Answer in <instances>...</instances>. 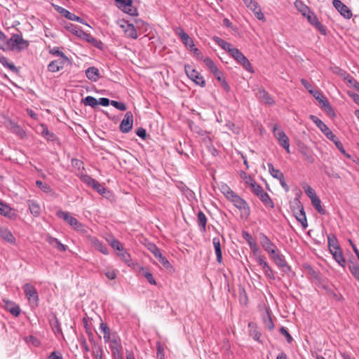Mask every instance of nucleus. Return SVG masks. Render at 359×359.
<instances>
[{
    "label": "nucleus",
    "mask_w": 359,
    "mask_h": 359,
    "mask_svg": "<svg viewBox=\"0 0 359 359\" xmlns=\"http://www.w3.org/2000/svg\"><path fill=\"white\" fill-rule=\"evenodd\" d=\"M29 42L22 38V34H13L9 39L8 50L21 52L29 47Z\"/></svg>",
    "instance_id": "obj_1"
},
{
    "label": "nucleus",
    "mask_w": 359,
    "mask_h": 359,
    "mask_svg": "<svg viewBox=\"0 0 359 359\" xmlns=\"http://www.w3.org/2000/svg\"><path fill=\"white\" fill-rule=\"evenodd\" d=\"M290 203L291 206L293 205V211L295 212L296 219L302 224L303 229H305L308 226V224L302 203L298 198H294Z\"/></svg>",
    "instance_id": "obj_2"
},
{
    "label": "nucleus",
    "mask_w": 359,
    "mask_h": 359,
    "mask_svg": "<svg viewBox=\"0 0 359 359\" xmlns=\"http://www.w3.org/2000/svg\"><path fill=\"white\" fill-rule=\"evenodd\" d=\"M241 212V216L247 218L250 213L247 202L236 193L229 199Z\"/></svg>",
    "instance_id": "obj_3"
},
{
    "label": "nucleus",
    "mask_w": 359,
    "mask_h": 359,
    "mask_svg": "<svg viewBox=\"0 0 359 359\" xmlns=\"http://www.w3.org/2000/svg\"><path fill=\"white\" fill-rule=\"evenodd\" d=\"M23 290L30 305L34 307L38 306L39 299L36 288L29 283H25Z\"/></svg>",
    "instance_id": "obj_4"
},
{
    "label": "nucleus",
    "mask_w": 359,
    "mask_h": 359,
    "mask_svg": "<svg viewBox=\"0 0 359 359\" xmlns=\"http://www.w3.org/2000/svg\"><path fill=\"white\" fill-rule=\"evenodd\" d=\"M273 133L275 137L278 140L279 144L285 149L287 153L290 154L289 138L286 134L282 130L278 129L277 125L273 126Z\"/></svg>",
    "instance_id": "obj_5"
},
{
    "label": "nucleus",
    "mask_w": 359,
    "mask_h": 359,
    "mask_svg": "<svg viewBox=\"0 0 359 359\" xmlns=\"http://www.w3.org/2000/svg\"><path fill=\"white\" fill-rule=\"evenodd\" d=\"M259 239L263 249L269 255V256L273 254H276V252L278 251L276 245L264 233H260L259 234Z\"/></svg>",
    "instance_id": "obj_6"
},
{
    "label": "nucleus",
    "mask_w": 359,
    "mask_h": 359,
    "mask_svg": "<svg viewBox=\"0 0 359 359\" xmlns=\"http://www.w3.org/2000/svg\"><path fill=\"white\" fill-rule=\"evenodd\" d=\"M184 70L187 76L193 81H194L197 85L201 87H204L205 86V81L204 80L203 77L191 65H185Z\"/></svg>",
    "instance_id": "obj_7"
},
{
    "label": "nucleus",
    "mask_w": 359,
    "mask_h": 359,
    "mask_svg": "<svg viewBox=\"0 0 359 359\" xmlns=\"http://www.w3.org/2000/svg\"><path fill=\"white\" fill-rule=\"evenodd\" d=\"M56 215L62 219H64L67 223H68L71 226H72L76 230H81L83 225L80 223L78 219L69 215L68 212L62 211L61 210H58L56 213Z\"/></svg>",
    "instance_id": "obj_8"
},
{
    "label": "nucleus",
    "mask_w": 359,
    "mask_h": 359,
    "mask_svg": "<svg viewBox=\"0 0 359 359\" xmlns=\"http://www.w3.org/2000/svg\"><path fill=\"white\" fill-rule=\"evenodd\" d=\"M116 6L118 8L123 12L128 13L131 16H136L138 15L136 8L133 6V0H115Z\"/></svg>",
    "instance_id": "obj_9"
},
{
    "label": "nucleus",
    "mask_w": 359,
    "mask_h": 359,
    "mask_svg": "<svg viewBox=\"0 0 359 359\" xmlns=\"http://www.w3.org/2000/svg\"><path fill=\"white\" fill-rule=\"evenodd\" d=\"M270 257L283 272L287 273L291 271L290 266L287 264L284 256L278 250L276 252V254L271 255Z\"/></svg>",
    "instance_id": "obj_10"
},
{
    "label": "nucleus",
    "mask_w": 359,
    "mask_h": 359,
    "mask_svg": "<svg viewBox=\"0 0 359 359\" xmlns=\"http://www.w3.org/2000/svg\"><path fill=\"white\" fill-rule=\"evenodd\" d=\"M148 249L165 269L172 268L169 261L162 255L160 249L156 245L153 243L149 244Z\"/></svg>",
    "instance_id": "obj_11"
},
{
    "label": "nucleus",
    "mask_w": 359,
    "mask_h": 359,
    "mask_svg": "<svg viewBox=\"0 0 359 359\" xmlns=\"http://www.w3.org/2000/svg\"><path fill=\"white\" fill-rule=\"evenodd\" d=\"M312 95L318 100L321 104V107L330 116H334V111L328 100L324 95L318 90H316Z\"/></svg>",
    "instance_id": "obj_12"
},
{
    "label": "nucleus",
    "mask_w": 359,
    "mask_h": 359,
    "mask_svg": "<svg viewBox=\"0 0 359 359\" xmlns=\"http://www.w3.org/2000/svg\"><path fill=\"white\" fill-rule=\"evenodd\" d=\"M243 1L245 6L254 13L258 20H265L264 15L262 12L261 8L257 2L254 0H243Z\"/></svg>",
    "instance_id": "obj_13"
},
{
    "label": "nucleus",
    "mask_w": 359,
    "mask_h": 359,
    "mask_svg": "<svg viewBox=\"0 0 359 359\" xmlns=\"http://www.w3.org/2000/svg\"><path fill=\"white\" fill-rule=\"evenodd\" d=\"M133 115L131 111H127L123 119L120 124V130L123 133H127L133 128Z\"/></svg>",
    "instance_id": "obj_14"
},
{
    "label": "nucleus",
    "mask_w": 359,
    "mask_h": 359,
    "mask_svg": "<svg viewBox=\"0 0 359 359\" xmlns=\"http://www.w3.org/2000/svg\"><path fill=\"white\" fill-rule=\"evenodd\" d=\"M332 4L340 14L346 19L352 17V12L349 8L342 3L340 0H333Z\"/></svg>",
    "instance_id": "obj_15"
},
{
    "label": "nucleus",
    "mask_w": 359,
    "mask_h": 359,
    "mask_svg": "<svg viewBox=\"0 0 359 359\" xmlns=\"http://www.w3.org/2000/svg\"><path fill=\"white\" fill-rule=\"evenodd\" d=\"M54 8L60 14L65 16L67 19L85 24L84 20L82 18L69 12L67 9L57 5L54 6ZM86 25L88 26V24L86 23Z\"/></svg>",
    "instance_id": "obj_16"
},
{
    "label": "nucleus",
    "mask_w": 359,
    "mask_h": 359,
    "mask_svg": "<svg viewBox=\"0 0 359 359\" xmlns=\"http://www.w3.org/2000/svg\"><path fill=\"white\" fill-rule=\"evenodd\" d=\"M308 21L323 35L326 34L325 27L319 22L317 16L310 11L305 16Z\"/></svg>",
    "instance_id": "obj_17"
},
{
    "label": "nucleus",
    "mask_w": 359,
    "mask_h": 359,
    "mask_svg": "<svg viewBox=\"0 0 359 359\" xmlns=\"http://www.w3.org/2000/svg\"><path fill=\"white\" fill-rule=\"evenodd\" d=\"M256 96L260 102L266 104L273 105L275 104L274 100L264 88H259Z\"/></svg>",
    "instance_id": "obj_18"
},
{
    "label": "nucleus",
    "mask_w": 359,
    "mask_h": 359,
    "mask_svg": "<svg viewBox=\"0 0 359 359\" xmlns=\"http://www.w3.org/2000/svg\"><path fill=\"white\" fill-rule=\"evenodd\" d=\"M309 118L321 130V132L325 135L326 137H329V135L332 137L331 133H332V132L320 118L314 115H310Z\"/></svg>",
    "instance_id": "obj_19"
},
{
    "label": "nucleus",
    "mask_w": 359,
    "mask_h": 359,
    "mask_svg": "<svg viewBox=\"0 0 359 359\" xmlns=\"http://www.w3.org/2000/svg\"><path fill=\"white\" fill-rule=\"evenodd\" d=\"M69 59L60 58L58 60H53L48 65V70L50 72H57L61 70L65 65L68 62Z\"/></svg>",
    "instance_id": "obj_20"
},
{
    "label": "nucleus",
    "mask_w": 359,
    "mask_h": 359,
    "mask_svg": "<svg viewBox=\"0 0 359 359\" xmlns=\"http://www.w3.org/2000/svg\"><path fill=\"white\" fill-rule=\"evenodd\" d=\"M127 37L136 39L138 37L137 30L133 24L124 22L120 25Z\"/></svg>",
    "instance_id": "obj_21"
},
{
    "label": "nucleus",
    "mask_w": 359,
    "mask_h": 359,
    "mask_svg": "<svg viewBox=\"0 0 359 359\" xmlns=\"http://www.w3.org/2000/svg\"><path fill=\"white\" fill-rule=\"evenodd\" d=\"M109 348L111 351L122 350V345L121 343V339L115 333L112 334V337L108 341Z\"/></svg>",
    "instance_id": "obj_22"
},
{
    "label": "nucleus",
    "mask_w": 359,
    "mask_h": 359,
    "mask_svg": "<svg viewBox=\"0 0 359 359\" xmlns=\"http://www.w3.org/2000/svg\"><path fill=\"white\" fill-rule=\"evenodd\" d=\"M332 137L329 135L327 138L331 140L337 147V148L343 154L346 158H351V156L350 154L346 153V150L344 148L342 143L338 140L337 136L332 133H331Z\"/></svg>",
    "instance_id": "obj_23"
},
{
    "label": "nucleus",
    "mask_w": 359,
    "mask_h": 359,
    "mask_svg": "<svg viewBox=\"0 0 359 359\" xmlns=\"http://www.w3.org/2000/svg\"><path fill=\"white\" fill-rule=\"evenodd\" d=\"M0 63L6 69L13 73H18V69L15 66L14 63L11 62L8 58L0 55Z\"/></svg>",
    "instance_id": "obj_24"
},
{
    "label": "nucleus",
    "mask_w": 359,
    "mask_h": 359,
    "mask_svg": "<svg viewBox=\"0 0 359 359\" xmlns=\"http://www.w3.org/2000/svg\"><path fill=\"white\" fill-rule=\"evenodd\" d=\"M0 236L2 239L11 244H14L15 243V238L13 233L6 228L0 229Z\"/></svg>",
    "instance_id": "obj_25"
},
{
    "label": "nucleus",
    "mask_w": 359,
    "mask_h": 359,
    "mask_svg": "<svg viewBox=\"0 0 359 359\" xmlns=\"http://www.w3.org/2000/svg\"><path fill=\"white\" fill-rule=\"evenodd\" d=\"M175 33L179 35L186 47H188L189 45L194 42L192 39L181 27L176 28Z\"/></svg>",
    "instance_id": "obj_26"
},
{
    "label": "nucleus",
    "mask_w": 359,
    "mask_h": 359,
    "mask_svg": "<svg viewBox=\"0 0 359 359\" xmlns=\"http://www.w3.org/2000/svg\"><path fill=\"white\" fill-rule=\"evenodd\" d=\"M212 243L214 245L216 257H217V262L219 264L222 262V249H221V244L219 238L217 237H215L212 239Z\"/></svg>",
    "instance_id": "obj_27"
},
{
    "label": "nucleus",
    "mask_w": 359,
    "mask_h": 359,
    "mask_svg": "<svg viewBox=\"0 0 359 359\" xmlns=\"http://www.w3.org/2000/svg\"><path fill=\"white\" fill-rule=\"evenodd\" d=\"M249 181L247 182V184H249L252 189L253 193L259 196L263 191H264L262 187L258 184L252 177H248Z\"/></svg>",
    "instance_id": "obj_28"
},
{
    "label": "nucleus",
    "mask_w": 359,
    "mask_h": 359,
    "mask_svg": "<svg viewBox=\"0 0 359 359\" xmlns=\"http://www.w3.org/2000/svg\"><path fill=\"white\" fill-rule=\"evenodd\" d=\"M331 254L332 255L334 259H335V261L342 267H344L345 266V264H346V260L344 257V255H343V252L341 251V249L340 248L339 250H333V251H331L330 252Z\"/></svg>",
    "instance_id": "obj_29"
},
{
    "label": "nucleus",
    "mask_w": 359,
    "mask_h": 359,
    "mask_svg": "<svg viewBox=\"0 0 359 359\" xmlns=\"http://www.w3.org/2000/svg\"><path fill=\"white\" fill-rule=\"evenodd\" d=\"M214 41L217 43V45H219L224 50L228 51L230 54L231 53V50H234L236 48H232L231 44L228 43L227 41H224V39L215 36Z\"/></svg>",
    "instance_id": "obj_30"
},
{
    "label": "nucleus",
    "mask_w": 359,
    "mask_h": 359,
    "mask_svg": "<svg viewBox=\"0 0 359 359\" xmlns=\"http://www.w3.org/2000/svg\"><path fill=\"white\" fill-rule=\"evenodd\" d=\"M86 75L88 79L97 81L99 79V70L94 67H89L86 71Z\"/></svg>",
    "instance_id": "obj_31"
},
{
    "label": "nucleus",
    "mask_w": 359,
    "mask_h": 359,
    "mask_svg": "<svg viewBox=\"0 0 359 359\" xmlns=\"http://www.w3.org/2000/svg\"><path fill=\"white\" fill-rule=\"evenodd\" d=\"M28 205L30 212L34 216L38 217L41 213V207L37 202L31 200L28 201Z\"/></svg>",
    "instance_id": "obj_32"
},
{
    "label": "nucleus",
    "mask_w": 359,
    "mask_h": 359,
    "mask_svg": "<svg viewBox=\"0 0 359 359\" xmlns=\"http://www.w3.org/2000/svg\"><path fill=\"white\" fill-rule=\"evenodd\" d=\"M92 245L98 251H100V252H102V254L104 255H108L109 252H108V249L107 248L106 245H104L101 241H100L97 238H93L92 239Z\"/></svg>",
    "instance_id": "obj_33"
},
{
    "label": "nucleus",
    "mask_w": 359,
    "mask_h": 359,
    "mask_svg": "<svg viewBox=\"0 0 359 359\" xmlns=\"http://www.w3.org/2000/svg\"><path fill=\"white\" fill-rule=\"evenodd\" d=\"M327 242H328V247L330 249V251L337 250H339L341 248L338 244V241L337 237L332 234L329 235L327 237Z\"/></svg>",
    "instance_id": "obj_34"
},
{
    "label": "nucleus",
    "mask_w": 359,
    "mask_h": 359,
    "mask_svg": "<svg viewBox=\"0 0 359 359\" xmlns=\"http://www.w3.org/2000/svg\"><path fill=\"white\" fill-rule=\"evenodd\" d=\"M197 223L200 229L203 231L206 230L207 217L205 214L200 210L197 215Z\"/></svg>",
    "instance_id": "obj_35"
},
{
    "label": "nucleus",
    "mask_w": 359,
    "mask_h": 359,
    "mask_svg": "<svg viewBox=\"0 0 359 359\" xmlns=\"http://www.w3.org/2000/svg\"><path fill=\"white\" fill-rule=\"evenodd\" d=\"M40 128H41V134L49 141H53L55 139V135L50 132L46 125L41 124Z\"/></svg>",
    "instance_id": "obj_36"
},
{
    "label": "nucleus",
    "mask_w": 359,
    "mask_h": 359,
    "mask_svg": "<svg viewBox=\"0 0 359 359\" xmlns=\"http://www.w3.org/2000/svg\"><path fill=\"white\" fill-rule=\"evenodd\" d=\"M267 165L269 168V171L271 176L278 180H283V176L284 175L283 173L278 169H276L272 163H269Z\"/></svg>",
    "instance_id": "obj_37"
},
{
    "label": "nucleus",
    "mask_w": 359,
    "mask_h": 359,
    "mask_svg": "<svg viewBox=\"0 0 359 359\" xmlns=\"http://www.w3.org/2000/svg\"><path fill=\"white\" fill-rule=\"evenodd\" d=\"M67 29L72 32L75 35L79 36L80 38H84L85 36H89V34L85 33L83 30L77 28L73 24H69L67 26Z\"/></svg>",
    "instance_id": "obj_38"
},
{
    "label": "nucleus",
    "mask_w": 359,
    "mask_h": 359,
    "mask_svg": "<svg viewBox=\"0 0 359 359\" xmlns=\"http://www.w3.org/2000/svg\"><path fill=\"white\" fill-rule=\"evenodd\" d=\"M100 329L104 334V342H108L109 339L112 337V334H111V330L107 325L103 322L100 323Z\"/></svg>",
    "instance_id": "obj_39"
},
{
    "label": "nucleus",
    "mask_w": 359,
    "mask_h": 359,
    "mask_svg": "<svg viewBox=\"0 0 359 359\" xmlns=\"http://www.w3.org/2000/svg\"><path fill=\"white\" fill-rule=\"evenodd\" d=\"M258 197L263 202L265 206L270 207L271 208L274 207L273 202L266 192L263 191Z\"/></svg>",
    "instance_id": "obj_40"
},
{
    "label": "nucleus",
    "mask_w": 359,
    "mask_h": 359,
    "mask_svg": "<svg viewBox=\"0 0 359 359\" xmlns=\"http://www.w3.org/2000/svg\"><path fill=\"white\" fill-rule=\"evenodd\" d=\"M8 127L10 128V130H11L13 133L18 135L21 137L25 135V131L17 123L10 121Z\"/></svg>",
    "instance_id": "obj_41"
},
{
    "label": "nucleus",
    "mask_w": 359,
    "mask_h": 359,
    "mask_svg": "<svg viewBox=\"0 0 359 359\" xmlns=\"http://www.w3.org/2000/svg\"><path fill=\"white\" fill-rule=\"evenodd\" d=\"M312 205L321 215H325L326 210L321 206V201L316 196L311 199Z\"/></svg>",
    "instance_id": "obj_42"
},
{
    "label": "nucleus",
    "mask_w": 359,
    "mask_h": 359,
    "mask_svg": "<svg viewBox=\"0 0 359 359\" xmlns=\"http://www.w3.org/2000/svg\"><path fill=\"white\" fill-rule=\"evenodd\" d=\"M231 56L239 64H241L245 59H247V57L238 48H235L231 50Z\"/></svg>",
    "instance_id": "obj_43"
},
{
    "label": "nucleus",
    "mask_w": 359,
    "mask_h": 359,
    "mask_svg": "<svg viewBox=\"0 0 359 359\" xmlns=\"http://www.w3.org/2000/svg\"><path fill=\"white\" fill-rule=\"evenodd\" d=\"M294 6L304 16H306V15L311 11L310 8L302 1L297 0L294 2Z\"/></svg>",
    "instance_id": "obj_44"
},
{
    "label": "nucleus",
    "mask_w": 359,
    "mask_h": 359,
    "mask_svg": "<svg viewBox=\"0 0 359 359\" xmlns=\"http://www.w3.org/2000/svg\"><path fill=\"white\" fill-rule=\"evenodd\" d=\"M118 256L128 265L130 266L132 260L130 254L123 248L121 251L118 252Z\"/></svg>",
    "instance_id": "obj_45"
},
{
    "label": "nucleus",
    "mask_w": 359,
    "mask_h": 359,
    "mask_svg": "<svg viewBox=\"0 0 359 359\" xmlns=\"http://www.w3.org/2000/svg\"><path fill=\"white\" fill-rule=\"evenodd\" d=\"M300 152L306 161L311 163L314 162V158L312 152L307 147H302L300 150Z\"/></svg>",
    "instance_id": "obj_46"
},
{
    "label": "nucleus",
    "mask_w": 359,
    "mask_h": 359,
    "mask_svg": "<svg viewBox=\"0 0 359 359\" xmlns=\"http://www.w3.org/2000/svg\"><path fill=\"white\" fill-rule=\"evenodd\" d=\"M8 45L9 39L3 32L0 31V48L4 50H8Z\"/></svg>",
    "instance_id": "obj_47"
},
{
    "label": "nucleus",
    "mask_w": 359,
    "mask_h": 359,
    "mask_svg": "<svg viewBox=\"0 0 359 359\" xmlns=\"http://www.w3.org/2000/svg\"><path fill=\"white\" fill-rule=\"evenodd\" d=\"M86 106H90L95 108L98 105V100L93 96H87L82 100Z\"/></svg>",
    "instance_id": "obj_48"
},
{
    "label": "nucleus",
    "mask_w": 359,
    "mask_h": 359,
    "mask_svg": "<svg viewBox=\"0 0 359 359\" xmlns=\"http://www.w3.org/2000/svg\"><path fill=\"white\" fill-rule=\"evenodd\" d=\"M93 354L96 359H102L103 350L101 346L93 342Z\"/></svg>",
    "instance_id": "obj_49"
},
{
    "label": "nucleus",
    "mask_w": 359,
    "mask_h": 359,
    "mask_svg": "<svg viewBox=\"0 0 359 359\" xmlns=\"http://www.w3.org/2000/svg\"><path fill=\"white\" fill-rule=\"evenodd\" d=\"M36 186L43 192L47 194H53V191L48 184L43 182L42 181L37 180L36 182Z\"/></svg>",
    "instance_id": "obj_50"
},
{
    "label": "nucleus",
    "mask_w": 359,
    "mask_h": 359,
    "mask_svg": "<svg viewBox=\"0 0 359 359\" xmlns=\"http://www.w3.org/2000/svg\"><path fill=\"white\" fill-rule=\"evenodd\" d=\"M203 62L208 69L213 74L217 72L219 69L215 62L209 57H206L203 60Z\"/></svg>",
    "instance_id": "obj_51"
},
{
    "label": "nucleus",
    "mask_w": 359,
    "mask_h": 359,
    "mask_svg": "<svg viewBox=\"0 0 359 359\" xmlns=\"http://www.w3.org/2000/svg\"><path fill=\"white\" fill-rule=\"evenodd\" d=\"M220 190L228 200L235 194V192L233 190H231L228 185L225 184L221 186Z\"/></svg>",
    "instance_id": "obj_52"
},
{
    "label": "nucleus",
    "mask_w": 359,
    "mask_h": 359,
    "mask_svg": "<svg viewBox=\"0 0 359 359\" xmlns=\"http://www.w3.org/2000/svg\"><path fill=\"white\" fill-rule=\"evenodd\" d=\"M50 325L52 327L53 330L56 333H62V330L60 327V324L59 323V320L57 318H53L50 321Z\"/></svg>",
    "instance_id": "obj_53"
},
{
    "label": "nucleus",
    "mask_w": 359,
    "mask_h": 359,
    "mask_svg": "<svg viewBox=\"0 0 359 359\" xmlns=\"http://www.w3.org/2000/svg\"><path fill=\"white\" fill-rule=\"evenodd\" d=\"M49 53L55 55L59 56L60 58H65L67 59L68 57L65 55V53L59 50V48L57 46L53 47L49 49Z\"/></svg>",
    "instance_id": "obj_54"
},
{
    "label": "nucleus",
    "mask_w": 359,
    "mask_h": 359,
    "mask_svg": "<svg viewBox=\"0 0 359 359\" xmlns=\"http://www.w3.org/2000/svg\"><path fill=\"white\" fill-rule=\"evenodd\" d=\"M109 243L111 248L118 251H121L124 248L121 242L114 238H112L111 240L109 241Z\"/></svg>",
    "instance_id": "obj_55"
},
{
    "label": "nucleus",
    "mask_w": 359,
    "mask_h": 359,
    "mask_svg": "<svg viewBox=\"0 0 359 359\" xmlns=\"http://www.w3.org/2000/svg\"><path fill=\"white\" fill-rule=\"evenodd\" d=\"M264 326L269 330H272L274 328V324L272 319L269 313L264 317Z\"/></svg>",
    "instance_id": "obj_56"
},
{
    "label": "nucleus",
    "mask_w": 359,
    "mask_h": 359,
    "mask_svg": "<svg viewBox=\"0 0 359 359\" xmlns=\"http://www.w3.org/2000/svg\"><path fill=\"white\" fill-rule=\"evenodd\" d=\"M11 212V209L9 206L0 201V214L4 216H8Z\"/></svg>",
    "instance_id": "obj_57"
},
{
    "label": "nucleus",
    "mask_w": 359,
    "mask_h": 359,
    "mask_svg": "<svg viewBox=\"0 0 359 359\" xmlns=\"http://www.w3.org/2000/svg\"><path fill=\"white\" fill-rule=\"evenodd\" d=\"M242 236L247 241V243H248L249 246L250 245L255 246V241L253 239V238L252 237V236L248 231H242Z\"/></svg>",
    "instance_id": "obj_58"
},
{
    "label": "nucleus",
    "mask_w": 359,
    "mask_h": 359,
    "mask_svg": "<svg viewBox=\"0 0 359 359\" xmlns=\"http://www.w3.org/2000/svg\"><path fill=\"white\" fill-rule=\"evenodd\" d=\"M81 180L88 185L89 187H93V184L95 183L96 180L93 178H92L90 176L88 175H85L81 176Z\"/></svg>",
    "instance_id": "obj_59"
},
{
    "label": "nucleus",
    "mask_w": 359,
    "mask_h": 359,
    "mask_svg": "<svg viewBox=\"0 0 359 359\" xmlns=\"http://www.w3.org/2000/svg\"><path fill=\"white\" fill-rule=\"evenodd\" d=\"M256 261L257 262V263L259 264V266H262V268L263 269V270L266 268H267L269 266L267 262L266 261V258L265 257H264L263 255H259L256 257Z\"/></svg>",
    "instance_id": "obj_60"
},
{
    "label": "nucleus",
    "mask_w": 359,
    "mask_h": 359,
    "mask_svg": "<svg viewBox=\"0 0 359 359\" xmlns=\"http://www.w3.org/2000/svg\"><path fill=\"white\" fill-rule=\"evenodd\" d=\"M280 333L285 337L287 343H291L293 340L292 336L285 327H281L279 330Z\"/></svg>",
    "instance_id": "obj_61"
},
{
    "label": "nucleus",
    "mask_w": 359,
    "mask_h": 359,
    "mask_svg": "<svg viewBox=\"0 0 359 359\" xmlns=\"http://www.w3.org/2000/svg\"><path fill=\"white\" fill-rule=\"evenodd\" d=\"M349 269L352 275L359 280V266L357 264H352L349 266Z\"/></svg>",
    "instance_id": "obj_62"
},
{
    "label": "nucleus",
    "mask_w": 359,
    "mask_h": 359,
    "mask_svg": "<svg viewBox=\"0 0 359 359\" xmlns=\"http://www.w3.org/2000/svg\"><path fill=\"white\" fill-rule=\"evenodd\" d=\"M304 189L305 193L310 198L311 200L317 196L315 191L310 186L306 185V187H304Z\"/></svg>",
    "instance_id": "obj_63"
},
{
    "label": "nucleus",
    "mask_w": 359,
    "mask_h": 359,
    "mask_svg": "<svg viewBox=\"0 0 359 359\" xmlns=\"http://www.w3.org/2000/svg\"><path fill=\"white\" fill-rule=\"evenodd\" d=\"M93 188L101 195H104L107 191V189L97 181H96L93 184Z\"/></svg>",
    "instance_id": "obj_64"
}]
</instances>
